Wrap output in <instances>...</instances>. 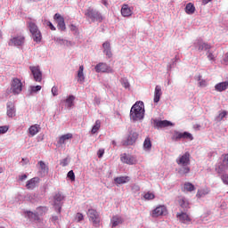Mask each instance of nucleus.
<instances>
[{"label": "nucleus", "mask_w": 228, "mask_h": 228, "mask_svg": "<svg viewBox=\"0 0 228 228\" xmlns=\"http://www.w3.org/2000/svg\"><path fill=\"white\" fill-rule=\"evenodd\" d=\"M67 177L69 179H70V181H76V175L74 174V171L73 170H70L68 175H67Z\"/></svg>", "instance_id": "nucleus-46"}, {"label": "nucleus", "mask_w": 228, "mask_h": 228, "mask_svg": "<svg viewBox=\"0 0 228 228\" xmlns=\"http://www.w3.org/2000/svg\"><path fill=\"white\" fill-rule=\"evenodd\" d=\"M138 140V133L131 131L124 145H133Z\"/></svg>", "instance_id": "nucleus-21"}, {"label": "nucleus", "mask_w": 228, "mask_h": 228, "mask_svg": "<svg viewBox=\"0 0 228 228\" xmlns=\"http://www.w3.org/2000/svg\"><path fill=\"white\" fill-rule=\"evenodd\" d=\"M83 218H84L83 214H81V213L77 214V222H81L83 220Z\"/></svg>", "instance_id": "nucleus-57"}, {"label": "nucleus", "mask_w": 228, "mask_h": 228, "mask_svg": "<svg viewBox=\"0 0 228 228\" xmlns=\"http://www.w3.org/2000/svg\"><path fill=\"white\" fill-rule=\"evenodd\" d=\"M207 58L209 60V61H215V54H213V52L207 51Z\"/></svg>", "instance_id": "nucleus-45"}, {"label": "nucleus", "mask_w": 228, "mask_h": 228, "mask_svg": "<svg viewBox=\"0 0 228 228\" xmlns=\"http://www.w3.org/2000/svg\"><path fill=\"white\" fill-rule=\"evenodd\" d=\"M28 28L32 35L34 42H42V33L38 29V26L33 21L28 22Z\"/></svg>", "instance_id": "nucleus-3"}, {"label": "nucleus", "mask_w": 228, "mask_h": 228, "mask_svg": "<svg viewBox=\"0 0 228 228\" xmlns=\"http://www.w3.org/2000/svg\"><path fill=\"white\" fill-rule=\"evenodd\" d=\"M52 222H53V224H56V222H58V216H52Z\"/></svg>", "instance_id": "nucleus-60"}, {"label": "nucleus", "mask_w": 228, "mask_h": 228, "mask_svg": "<svg viewBox=\"0 0 228 228\" xmlns=\"http://www.w3.org/2000/svg\"><path fill=\"white\" fill-rule=\"evenodd\" d=\"M97 156H98V158H102L104 156V149H100L97 151Z\"/></svg>", "instance_id": "nucleus-54"}, {"label": "nucleus", "mask_w": 228, "mask_h": 228, "mask_svg": "<svg viewBox=\"0 0 228 228\" xmlns=\"http://www.w3.org/2000/svg\"><path fill=\"white\" fill-rule=\"evenodd\" d=\"M185 12L188 15H193V13H195V5L191 3L187 4L185 6Z\"/></svg>", "instance_id": "nucleus-37"}, {"label": "nucleus", "mask_w": 228, "mask_h": 228, "mask_svg": "<svg viewBox=\"0 0 228 228\" xmlns=\"http://www.w3.org/2000/svg\"><path fill=\"white\" fill-rule=\"evenodd\" d=\"M228 89V78L224 82H220L215 86L216 92H225Z\"/></svg>", "instance_id": "nucleus-26"}, {"label": "nucleus", "mask_w": 228, "mask_h": 228, "mask_svg": "<svg viewBox=\"0 0 228 228\" xmlns=\"http://www.w3.org/2000/svg\"><path fill=\"white\" fill-rule=\"evenodd\" d=\"M143 149L144 151H151V149H152V142H151V138L147 137L144 140Z\"/></svg>", "instance_id": "nucleus-39"}, {"label": "nucleus", "mask_w": 228, "mask_h": 228, "mask_svg": "<svg viewBox=\"0 0 228 228\" xmlns=\"http://www.w3.org/2000/svg\"><path fill=\"white\" fill-rule=\"evenodd\" d=\"M161 95H163V92L161 91V86H156L155 91H154V98H153V102L155 104H158V102H159V100L161 99Z\"/></svg>", "instance_id": "nucleus-25"}, {"label": "nucleus", "mask_w": 228, "mask_h": 228, "mask_svg": "<svg viewBox=\"0 0 228 228\" xmlns=\"http://www.w3.org/2000/svg\"><path fill=\"white\" fill-rule=\"evenodd\" d=\"M87 216L89 218V221L93 223V225L94 227H99V224H101V216L99 215V212L94 208H90L87 211Z\"/></svg>", "instance_id": "nucleus-4"}, {"label": "nucleus", "mask_w": 228, "mask_h": 228, "mask_svg": "<svg viewBox=\"0 0 228 228\" xmlns=\"http://www.w3.org/2000/svg\"><path fill=\"white\" fill-rule=\"evenodd\" d=\"M7 117H9L10 118H13V117H15V103H13L12 102H8L7 105Z\"/></svg>", "instance_id": "nucleus-23"}, {"label": "nucleus", "mask_w": 228, "mask_h": 228, "mask_svg": "<svg viewBox=\"0 0 228 228\" xmlns=\"http://www.w3.org/2000/svg\"><path fill=\"white\" fill-rule=\"evenodd\" d=\"M52 94H53V97H56V95H58V87L53 86L52 88Z\"/></svg>", "instance_id": "nucleus-55"}, {"label": "nucleus", "mask_w": 228, "mask_h": 228, "mask_svg": "<svg viewBox=\"0 0 228 228\" xmlns=\"http://www.w3.org/2000/svg\"><path fill=\"white\" fill-rule=\"evenodd\" d=\"M143 197H144L145 200H152L155 196H154V193H152V192H147L144 194Z\"/></svg>", "instance_id": "nucleus-44"}, {"label": "nucleus", "mask_w": 228, "mask_h": 228, "mask_svg": "<svg viewBox=\"0 0 228 228\" xmlns=\"http://www.w3.org/2000/svg\"><path fill=\"white\" fill-rule=\"evenodd\" d=\"M102 47L104 54H106L107 57L111 58V56H113V53H111V45L110 44V42L106 41L105 43H103Z\"/></svg>", "instance_id": "nucleus-29"}, {"label": "nucleus", "mask_w": 228, "mask_h": 228, "mask_svg": "<svg viewBox=\"0 0 228 228\" xmlns=\"http://www.w3.org/2000/svg\"><path fill=\"white\" fill-rule=\"evenodd\" d=\"M99 129H101V120H96L95 124L94 125L91 133L92 134H95V133H97V131H99Z\"/></svg>", "instance_id": "nucleus-41"}, {"label": "nucleus", "mask_w": 228, "mask_h": 228, "mask_svg": "<svg viewBox=\"0 0 228 228\" xmlns=\"http://www.w3.org/2000/svg\"><path fill=\"white\" fill-rule=\"evenodd\" d=\"M178 204L180 208L183 209L182 211H188L190 209V202L185 198H180L178 200Z\"/></svg>", "instance_id": "nucleus-27"}, {"label": "nucleus", "mask_w": 228, "mask_h": 228, "mask_svg": "<svg viewBox=\"0 0 228 228\" xmlns=\"http://www.w3.org/2000/svg\"><path fill=\"white\" fill-rule=\"evenodd\" d=\"M212 0H202L203 4H208V3H211Z\"/></svg>", "instance_id": "nucleus-63"}, {"label": "nucleus", "mask_w": 228, "mask_h": 228, "mask_svg": "<svg viewBox=\"0 0 228 228\" xmlns=\"http://www.w3.org/2000/svg\"><path fill=\"white\" fill-rule=\"evenodd\" d=\"M199 86H201V88H206L208 86V81L202 79L199 82Z\"/></svg>", "instance_id": "nucleus-50"}, {"label": "nucleus", "mask_w": 228, "mask_h": 228, "mask_svg": "<svg viewBox=\"0 0 228 228\" xmlns=\"http://www.w3.org/2000/svg\"><path fill=\"white\" fill-rule=\"evenodd\" d=\"M39 183H40V178L34 177V178L27 181L26 188H27V190H35V188H37V186H38Z\"/></svg>", "instance_id": "nucleus-22"}, {"label": "nucleus", "mask_w": 228, "mask_h": 228, "mask_svg": "<svg viewBox=\"0 0 228 228\" xmlns=\"http://www.w3.org/2000/svg\"><path fill=\"white\" fill-rule=\"evenodd\" d=\"M4 133H8V126H0V134H4Z\"/></svg>", "instance_id": "nucleus-49"}, {"label": "nucleus", "mask_w": 228, "mask_h": 228, "mask_svg": "<svg viewBox=\"0 0 228 228\" xmlns=\"http://www.w3.org/2000/svg\"><path fill=\"white\" fill-rule=\"evenodd\" d=\"M183 190L184 191H194L195 190V185L192 184L191 183H185L183 184Z\"/></svg>", "instance_id": "nucleus-40"}, {"label": "nucleus", "mask_w": 228, "mask_h": 228, "mask_svg": "<svg viewBox=\"0 0 228 228\" xmlns=\"http://www.w3.org/2000/svg\"><path fill=\"white\" fill-rule=\"evenodd\" d=\"M165 215H167V207L159 206L152 211L151 216L153 218H158V216H163Z\"/></svg>", "instance_id": "nucleus-19"}, {"label": "nucleus", "mask_w": 228, "mask_h": 228, "mask_svg": "<svg viewBox=\"0 0 228 228\" xmlns=\"http://www.w3.org/2000/svg\"><path fill=\"white\" fill-rule=\"evenodd\" d=\"M54 42H57V44H60V45H63L65 39L61 37H54Z\"/></svg>", "instance_id": "nucleus-48"}, {"label": "nucleus", "mask_w": 228, "mask_h": 228, "mask_svg": "<svg viewBox=\"0 0 228 228\" xmlns=\"http://www.w3.org/2000/svg\"><path fill=\"white\" fill-rule=\"evenodd\" d=\"M154 126L158 127V129H161L163 127H170V126H174V123L168 121V120H159V119H154L153 120Z\"/></svg>", "instance_id": "nucleus-20"}, {"label": "nucleus", "mask_w": 228, "mask_h": 228, "mask_svg": "<svg viewBox=\"0 0 228 228\" xmlns=\"http://www.w3.org/2000/svg\"><path fill=\"white\" fill-rule=\"evenodd\" d=\"M111 143H112L113 147H117V142L116 141H112Z\"/></svg>", "instance_id": "nucleus-64"}, {"label": "nucleus", "mask_w": 228, "mask_h": 228, "mask_svg": "<svg viewBox=\"0 0 228 228\" xmlns=\"http://www.w3.org/2000/svg\"><path fill=\"white\" fill-rule=\"evenodd\" d=\"M65 199L61 192H57L53 196V206L57 211V213H61V201Z\"/></svg>", "instance_id": "nucleus-7"}, {"label": "nucleus", "mask_w": 228, "mask_h": 228, "mask_svg": "<svg viewBox=\"0 0 228 228\" xmlns=\"http://www.w3.org/2000/svg\"><path fill=\"white\" fill-rule=\"evenodd\" d=\"M111 227H117V225H120V224H124V218L120 216H114L110 219Z\"/></svg>", "instance_id": "nucleus-28"}, {"label": "nucleus", "mask_w": 228, "mask_h": 228, "mask_svg": "<svg viewBox=\"0 0 228 228\" xmlns=\"http://www.w3.org/2000/svg\"><path fill=\"white\" fill-rule=\"evenodd\" d=\"M74 101H76V97H75L74 95H69V96L66 99L65 102H66L67 107H68L69 109H70V108H72V106H74Z\"/></svg>", "instance_id": "nucleus-38"}, {"label": "nucleus", "mask_w": 228, "mask_h": 228, "mask_svg": "<svg viewBox=\"0 0 228 228\" xmlns=\"http://www.w3.org/2000/svg\"><path fill=\"white\" fill-rule=\"evenodd\" d=\"M228 169V154L224 155L223 161L216 166L217 174H224Z\"/></svg>", "instance_id": "nucleus-10"}, {"label": "nucleus", "mask_w": 228, "mask_h": 228, "mask_svg": "<svg viewBox=\"0 0 228 228\" xmlns=\"http://www.w3.org/2000/svg\"><path fill=\"white\" fill-rule=\"evenodd\" d=\"M194 47L199 51H209V49H211V45L204 43L202 39H197L194 42Z\"/></svg>", "instance_id": "nucleus-16"}, {"label": "nucleus", "mask_w": 228, "mask_h": 228, "mask_svg": "<svg viewBox=\"0 0 228 228\" xmlns=\"http://www.w3.org/2000/svg\"><path fill=\"white\" fill-rule=\"evenodd\" d=\"M25 40L26 39L23 36H17V37H12L9 40L8 45H10L11 47H12V46L20 47V46L24 45Z\"/></svg>", "instance_id": "nucleus-9"}, {"label": "nucleus", "mask_w": 228, "mask_h": 228, "mask_svg": "<svg viewBox=\"0 0 228 228\" xmlns=\"http://www.w3.org/2000/svg\"><path fill=\"white\" fill-rule=\"evenodd\" d=\"M40 131V126L38 125H33L28 128V133L31 136H35L36 134H38Z\"/></svg>", "instance_id": "nucleus-33"}, {"label": "nucleus", "mask_w": 228, "mask_h": 228, "mask_svg": "<svg viewBox=\"0 0 228 228\" xmlns=\"http://www.w3.org/2000/svg\"><path fill=\"white\" fill-rule=\"evenodd\" d=\"M221 179H222V181H223V183H224V184H227V185H228V175H223L221 176Z\"/></svg>", "instance_id": "nucleus-51"}, {"label": "nucleus", "mask_w": 228, "mask_h": 228, "mask_svg": "<svg viewBox=\"0 0 228 228\" xmlns=\"http://www.w3.org/2000/svg\"><path fill=\"white\" fill-rule=\"evenodd\" d=\"M116 184H126V183H129V176H119L114 179Z\"/></svg>", "instance_id": "nucleus-35"}, {"label": "nucleus", "mask_w": 228, "mask_h": 228, "mask_svg": "<svg viewBox=\"0 0 228 228\" xmlns=\"http://www.w3.org/2000/svg\"><path fill=\"white\" fill-rule=\"evenodd\" d=\"M102 3L104 4V6H106V8H108V0H102Z\"/></svg>", "instance_id": "nucleus-62"}, {"label": "nucleus", "mask_w": 228, "mask_h": 228, "mask_svg": "<svg viewBox=\"0 0 228 228\" xmlns=\"http://www.w3.org/2000/svg\"><path fill=\"white\" fill-rule=\"evenodd\" d=\"M29 70L31 71L34 80L37 83H41L42 82V71L40 70V67L39 66H30Z\"/></svg>", "instance_id": "nucleus-11"}, {"label": "nucleus", "mask_w": 228, "mask_h": 228, "mask_svg": "<svg viewBox=\"0 0 228 228\" xmlns=\"http://www.w3.org/2000/svg\"><path fill=\"white\" fill-rule=\"evenodd\" d=\"M176 163L179 167H185V165H190V153L186 152L183 155H180L176 159Z\"/></svg>", "instance_id": "nucleus-17"}, {"label": "nucleus", "mask_w": 228, "mask_h": 228, "mask_svg": "<svg viewBox=\"0 0 228 228\" xmlns=\"http://www.w3.org/2000/svg\"><path fill=\"white\" fill-rule=\"evenodd\" d=\"M20 181H26L28 179V175H21L19 176Z\"/></svg>", "instance_id": "nucleus-58"}, {"label": "nucleus", "mask_w": 228, "mask_h": 228, "mask_svg": "<svg viewBox=\"0 0 228 228\" xmlns=\"http://www.w3.org/2000/svg\"><path fill=\"white\" fill-rule=\"evenodd\" d=\"M53 19L56 20L57 28L60 31H65L67 29V26L65 25V18H63V16H61L60 13H55Z\"/></svg>", "instance_id": "nucleus-12"}, {"label": "nucleus", "mask_w": 228, "mask_h": 228, "mask_svg": "<svg viewBox=\"0 0 228 228\" xmlns=\"http://www.w3.org/2000/svg\"><path fill=\"white\" fill-rule=\"evenodd\" d=\"M181 167L178 169V174L180 175H186L190 174V165L180 166Z\"/></svg>", "instance_id": "nucleus-36"}, {"label": "nucleus", "mask_w": 228, "mask_h": 228, "mask_svg": "<svg viewBox=\"0 0 228 228\" xmlns=\"http://www.w3.org/2000/svg\"><path fill=\"white\" fill-rule=\"evenodd\" d=\"M39 169H38V175L39 177H45L49 174V167L45 165V161L40 160L38 162Z\"/></svg>", "instance_id": "nucleus-18"}, {"label": "nucleus", "mask_w": 228, "mask_h": 228, "mask_svg": "<svg viewBox=\"0 0 228 228\" xmlns=\"http://www.w3.org/2000/svg\"><path fill=\"white\" fill-rule=\"evenodd\" d=\"M226 116H227V111L224 110L219 113V115L216 118V120L217 122H221V120H224V118H225Z\"/></svg>", "instance_id": "nucleus-42"}, {"label": "nucleus", "mask_w": 228, "mask_h": 228, "mask_svg": "<svg viewBox=\"0 0 228 228\" xmlns=\"http://www.w3.org/2000/svg\"><path fill=\"white\" fill-rule=\"evenodd\" d=\"M174 142H179V140H193V135L188 132L181 133L179 131H175L172 136Z\"/></svg>", "instance_id": "nucleus-5"}, {"label": "nucleus", "mask_w": 228, "mask_h": 228, "mask_svg": "<svg viewBox=\"0 0 228 228\" xmlns=\"http://www.w3.org/2000/svg\"><path fill=\"white\" fill-rule=\"evenodd\" d=\"M94 104H96L97 106H99V104H101V98H99V97H94Z\"/></svg>", "instance_id": "nucleus-59"}, {"label": "nucleus", "mask_w": 228, "mask_h": 228, "mask_svg": "<svg viewBox=\"0 0 228 228\" xmlns=\"http://www.w3.org/2000/svg\"><path fill=\"white\" fill-rule=\"evenodd\" d=\"M121 85H122V86H124V88H129V86H130L129 81H127V79H126V78L121 79Z\"/></svg>", "instance_id": "nucleus-47"}, {"label": "nucleus", "mask_w": 228, "mask_h": 228, "mask_svg": "<svg viewBox=\"0 0 228 228\" xmlns=\"http://www.w3.org/2000/svg\"><path fill=\"white\" fill-rule=\"evenodd\" d=\"M46 26H49L52 31H56V27L51 21H46Z\"/></svg>", "instance_id": "nucleus-52"}, {"label": "nucleus", "mask_w": 228, "mask_h": 228, "mask_svg": "<svg viewBox=\"0 0 228 228\" xmlns=\"http://www.w3.org/2000/svg\"><path fill=\"white\" fill-rule=\"evenodd\" d=\"M121 15L123 17H131L133 15V7H130L127 4H123L121 8Z\"/></svg>", "instance_id": "nucleus-24"}, {"label": "nucleus", "mask_w": 228, "mask_h": 228, "mask_svg": "<svg viewBox=\"0 0 228 228\" xmlns=\"http://www.w3.org/2000/svg\"><path fill=\"white\" fill-rule=\"evenodd\" d=\"M176 218H178L179 222L182 224H186L189 225V224H191V217L186 211H182L181 213L176 214Z\"/></svg>", "instance_id": "nucleus-13"}, {"label": "nucleus", "mask_w": 228, "mask_h": 228, "mask_svg": "<svg viewBox=\"0 0 228 228\" xmlns=\"http://www.w3.org/2000/svg\"><path fill=\"white\" fill-rule=\"evenodd\" d=\"M42 90L41 86H30L28 90V97H31L32 95H35L37 92H40Z\"/></svg>", "instance_id": "nucleus-31"}, {"label": "nucleus", "mask_w": 228, "mask_h": 228, "mask_svg": "<svg viewBox=\"0 0 228 228\" xmlns=\"http://www.w3.org/2000/svg\"><path fill=\"white\" fill-rule=\"evenodd\" d=\"M45 213H47V208L45 207H39L37 208L36 210V214L28 211L27 212V216H28V218H34V220H37V216H42V215H44Z\"/></svg>", "instance_id": "nucleus-14"}, {"label": "nucleus", "mask_w": 228, "mask_h": 228, "mask_svg": "<svg viewBox=\"0 0 228 228\" xmlns=\"http://www.w3.org/2000/svg\"><path fill=\"white\" fill-rule=\"evenodd\" d=\"M72 138V134H66L61 135L59 138V141L57 142L59 147L61 145H65V143H67V142H69V140H70Z\"/></svg>", "instance_id": "nucleus-30"}, {"label": "nucleus", "mask_w": 228, "mask_h": 228, "mask_svg": "<svg viewBox=\"0 0 228 228\" xmlns=\"http://www.w3.org/2000/svg\"><path fill=\"white\" fill-rule=\"evenodd\" d=\"M144 116L145 108L143 105V102H135L130 110V119L133 120V122H136L138 120L143 119Z\"/></svg>", "instance_id": "nucleus-1"}, {"label": "nucleus", "mask_w": 228, "mask_h": 228, "mask_svg": "<svg viewBox=\"0 0 228 228\" xmlns=\"http://www.w3.org/2000/svg\"><path fill=\"white\" fill-rule=\"evenodd\" d=\"M120 159L122 163H126V165H136V157L124 153L121 155Z\"/></svg>", "instance_id": "nucleus-15"}, {"label": "nucleus", "mask_w": 228, "mask_h": 228, "mask_svg": "<svg viewBox=\"0 0 228 228\" xmlns=\"http://www.w3.org/2000/svg\"><path fill=\"white\" fill-rule=\"evenodd\" d=\"M132 189H133L134 191H140V186H138V185H134V186L132 187Z\"/></svg>", "instance_id": "nucleus-61"}, {"label": "nucleus", "mask_w": 228, "mask_h": 228, "mask_svg": "<svg viewBox=\"0 0 228 228\" xmlns=\"http://www.w3.org/2000/svg\"><path fill=\"white\" fill-rule=\"evenodd\" d=\"M209 191H210L209 188L198 190L196 197L198 199H202V197H206V195H208Z\"/></svg>", "instance_id": "nucleus-34"}, {"label": "nucleus", "mask_w": 228, "mask_h": 228, "mask_svg": "<svg viewBox=\"0 0 228 228\" xmlns=\"http://www.w3.org/2000/svg\"><path fill=\"white\" fill-rule=\"evenodd\" d=\"M62 45H66L67 47H71L72 45H74V44L69 40L64 39V44H62Z\"/></svg>", "instance_id": "nucleus-53"}, {"label": "nucleus", "mask_w": 228, "mask_h": 228, "mask_svg": "<svg viewBox=\"0 0 228 228\" xmlns=\"http://www.w3.org/2000/svg\"><path fill=\"white\" fill-rule=\"evenodd\" d=\"M11 92L14 95H19L22 92V82L19 78H13L11 83Z\"/></svg>", "instance_id": "nucleus-6"}, {"label": "nucleus", "mask_w": 228, "mask_h": 228, "mask_svg": "<svg viewBox=\"0 0 228 228\" xmlns=\"http://www.w3.org/2000/svg\"><path fill=\"white\" fill-rule=\"evenodd\" d=\"M84 13L87 20H92V22H102V20L104 19L102 14H101L97 9L93 7L87 8Z\"/></svg>", "instance_id": "nucleus-2"}, {"label": "nucleus", "mask_w": 228, "mask_h": 228, "mask_svg": "<svg viewBox=\"0 0 228 228\" xmlns=\"http://www.w3.org/2000/svg\"><path fill=\"white\" fill-rule=\"evenodd\" d=\"M69 163H70V159L69 158H65L60 161L61 167H68Z\"/></svg>", "instance_id": "nucleus-43"}, {"label": "nucleus", "mask_w": 228, "mask_h": 228, "mask_svg": "<svg viewBox=\"0 0 228 228\" xmlns=\"http://www.w3.org/2000/svg\"><path fill=\"white\" fill-rule=\"evenodd\" d=\"M69 29H70V31H75V33H77V27H76V25H74V24H71L69 26Z\"/></svg>", "instance_id": "nucleus-56"}, {"label": "nucleus", "mask_w": 228, "mask_h": 228, "mask_svg": "<svg viewBox=\"0 0 228 228\" xmlns=\"http://www.w3.org/2000/svg\"><path fill=\"white\" fill-rule=\"evenodd\" d=\"M85 70L84 66H79V69L77 71V82L83 85L85 83V73L83 71Z\"/></svg>", "instance_id": "nucleus-32"}, {"label": "nucleus", "mask_w": 228, "mask_h": 228, "mask_svg": "<svg viewBox=\"0 0 228 228\" xmlns=\"http://www.w3.org/2000/svg\"><path fill=\"white\" fill-rule=\"evenodd\" d=\"M94 70L97 73L113 74V69L104 62H100L94 67Z\"/></svg>", "instance_id": "nucleus-8"}]
</instances>
